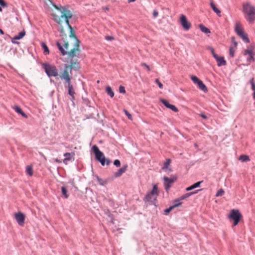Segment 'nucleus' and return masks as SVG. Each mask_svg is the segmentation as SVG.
I'll return each mask as SVG.
<instances>
[{"mask_svg":"<svg viewBox=\"0 0 255 255\" xmlns=\"http://www.w3.org/2000/svg\"><path fill=\"white\" fill-rule=\"evenodd\" d=\"M160 102L167 108L170 109L174 112H177L178 111V109L174 105L170 104L167 101L161 99Z\"/></svg>","mask_w":255,"mask_h":255,"instance_id":"nucleus-15","label":"nucleus"},{"mask_svg":"<svg viewBox=\"0 0 255 255\" xmlns=\"http://www.w3.org/2000/svg\"><path fill=\"white\" fill-rule=\"evenodd\" d=\"M180 201L181 200L179 198L174 200V205L172 206V207L174 208L181 205L182 204V202H181Z\"/></svg>","mask_w":255,"mask_h":255,"instance_id":"nucleus-32","label":"nucleus"},{"mask_svg":"<svg viewBox=\"0 0 255 255\" xmlns=\"http://www.w3.org/2000/svg\"><path fill=\"white\" fill-rule=\"evenodd\" d=\"M136 1V0H128V2L129 3H130V2H134V1Z\"/></svg>","mask_w":255,"mask_h":255,"instance_id":"nucleus-50","label":"nucleus"},{"mask_svg":"<svg viewBox=\"0 0 255 255\" xmlns=\"http://www.w3.org/2000/svg\"><path fill=\"white\" fill-rule=\"evenodd\" d=\"M61 190H62V193L63 195V196H64V197L65 198H68L69 197V195L67 194V190L66 188L65 187H62L61 188Z\"/></svg>","mask_w":255,"mask_h":255,"instance_id":"nucleus-33","label":"nucleus"},{"mask_svg":"<svg viewBox=\"0 0 255 255\" xmlns=\"http://www.w3.org/2000/svg\"><path fill=\"white\" fill-rule=\"evenodd\" d=\"M25 35V31L23 30V31H22L21 32H20V33H19V34L17 35H16L12 39H11V42L13 43H18V42H15V40H19V39H21L23 37H24V36Z\"/></svg>","mask_w":255,"mask_h":255,"instance_id":"nucleus-18","label":"nucleus"},{"mask_svg":"<svg viewBox=\"0 0 255 255\" xmlns=\"http://www.w3.org/2000/svg\"><path fill=\"white\" fill-rule=\"evenodd\" d=\"M0 5L3 7L7 6V4L3 0H0Z\"/></svg>","mask_w":255,"mask_h":255,"instance_id":"nucleus-43","label":"nucleus"},{"mask_svg":"<svg viewBox=\"0 0 255 255\" xmlns=\"http://www.w3.org/2000/svg\"><path fill=\"white\" fill-rule=\"evenodd\" d=\"M199 28L201 31L205 33L208 34L210 33V29L204 26L203 24L199 25Z\"/></svg>","mask_w":255,"mask_h":255,"instance_id":"nucleus-26","label":"nucleus"},{"mask_svg":"<svg viewBox=\"0 0 255 255\" xmlns=\"http://www.w3.org/2000/svg\"><path fill=\"white\" fill-rule=\"evenodd\" d=\"M242 217V215L238 210L233 209L231 211L229 215V218L234 221V226H235L238 224Z\"/></svg>","mask_w":255,"mask_h":255,"instance_id":"nucleus-9","label":"nucleus"},{"mask_svg":"<svg viewBox=\"0 0 255 255\" xmlns=\"http://www.w3.org/2000/svg\"><path fill=\"white\" fill-rule=\"evenodd\" d=\"M198 88L201 90L202 91H203V92H207L208 91V89L207 88V87L206 86V85L203 83V82L200 80V82H199L197 84Z\"/></svg>","mask_w":255,"mask_h":255,"instance_id":"nucleus-24","label":"nucleus"},{"mask_svg":"<svg viewBox=\"0 0 255 255\" xmlns=\"http://www.w3.org/2000/svg\"><path fill=\"white\" fill-rule=\"evenodd\" d=\"M55 161L57 162V163H59L61 162V161L60 160L58 159H55Z\"/></svg>","mask_w":255,"mask_h":255,"instance_id":"nucleus-49","label":"nucleus"},{"mask_svg":"<svg viewBox=\"0 0 255 255\" xmlns=\"http://www.w3.org/2000/svg\"><path fill=\"white\" fill-rule=\"evenodd\" d=\"M235 30L237 34L240 36L243 40L247 43L250 42L248 35L243 30L242 25L240 23H237L235 25Z\"/></svg>","mask_w":255,"mask_h":255,"instance_id":"nucleus-7","label":"nucleus"},{"mask_svg":"<svg viewBox=\"0 0 255 255\" xmlns=\"http://www.w3.org/2000/svg\"><path fill=\"white\" fill-rule=\"evenodd\" d=\"M232 40L234 43V45L231 46L230 48V55L233 57L234 56V53L236 51V49L237 46V43L235 41H234V38H232Z\"/></svg>","mask_w":255,"mask_h":255,"instance_id":"nucleus-19","label":"nucleus"},{"mask_svg":"<svg viewBox=\"0 0 255 255\" xmlns=\"http://www.w3.org/2000/svg\"><path fill=\"white\" fill-rule=\"evenodd\" d=\"M55 8L61 12V15L53 14V19L54 21L59 25L58 29L60 32V35L64 38L67 37L66 30L64 29V26L68 28L70 31L69 36L70 37H75V31L72 26L70 25L69 20L72 17L73 14L71 11L66 8L65 7H59L57 6H55Z\"/></svg>","mask_w":255,"mask_h":255,"instance_id":"nucleus-1","label":"nucleus"},{"mask_svg":"<svg viewBox=\"0 0 255 255\" xmlns=\"http://www.w3.org/2000/svg\"><path fill=\"white\" fill-rule=\"evenodd\" d=\"M218 63V66H221L222 65H225L226 64V61L224 60L223 57H219L217 55V58H215Z\"/></svg>","mask_w":255,"mask_h":255,"instance_id":"nucleus-20","label":"nucleus"},{"mask_svg":"<svg viewBox=\"0 0 255 255\" xmlns=\"http://www.w3.org/2000/svg\"><path fill=\"white\" fill-rule=\"evenodd\" d=\"M0 12H1V11H2V9H1V7H0Z\"/></svg>","mask_w":255,"mask_h":255,"instance_id":"nucleus-52","label":"nucleus"},{"mask_svg":"<svg viewBox=\"0 0 255 255\" xmlns=\"http://www.w3.org/2000/svg\"><path fill=\"white\" fill-rule=\"evenodd\" d=\"M197 192V191L195 192H190V193H186V194L183 195L182 196H181L179 198V199L181 200H184L186 198H187L189 197L190 196L192 195L193 194H194L195 193H196Z\"/></svg>","mask_w":255,"mask_h":255,"instance_id":"nucleus-27","label":"nucleus"},{"mask_svg":"<svg viewBox=\"0 0 255 255\" xmlns=\"http://www.w3.org/2000/svg\"><path fill=\"white\" fill-rule=\"evenodd\" d=\"M128 168V165L126 164L123 166L121 168L119 169L117 172H115L114 174V176L116 177H119L121 176L124 173H125Z\"/></svg>","mask_w":255,"mask_h":255,"instance_id":"nucleus-17","label":"nucleus"},{"mask_svg":"<svg viewBox=\"0 0 255 255\" xmlns=\"http://www.w3.org/2000/svg\"><path fill=\"white\" fill-rule=\"evenodd\" d=\"M15 218L19 225H23L25 218V216L24 214L21 212L15 213Z\"/></svg>","mask_w":255,"mask_h":255,"instance_id":"nucleus-13","label":"nucleus"},{"mask_svg":"<svg viewBox=\"0 0 255 255\" xmlns=\"http://www.w3.org/2000/svg\"><path fill=\"white\" fill-rule=\"evenodd\" d=\"M65 158L63 159V162L67 164V161L71 160L72 158L74 159L75 153L74 152H67L64 154Z\"/></svg>","mask_w":255,"mask_h":255,"instance_id":"nucleus-16","label":"nucleus"},{"mask_svg":"<svg viewBox=\"0 0 255 255\" xmlns=\"http://www.w3.org/2000/svg\"><path fill=\"white\" fill-rule=\"evenodd\" d=\"M114 164L117 167H120L121 166L120 161L118 159H116L114 162Z\"/></svg>","mask_w":255,"mask_h":255,"instance_id":"nucleus-40","label":"nucleus"},{"mask_svg":"<svg viewBox=\"0 0 255 255\" xmlns=\"http://www.w3.org/2000/svg\"><path fill=\"white\" fill-rule=\"evenodd\" d=\"M210 49L211 50V52H212V54H213V57H214V58H217V54H216L215 53L214 49L213 48H212V47H211V48H210Z\"/></svg>","mask_w":255,"mask_h":255,"instance_id":"nucleus-44","label":"nucleus"},{"mask_svg":"<svg viewBox=\"0 0 255 255\" xmlns=\"http://www.w3.org/2000/svg\"><path fill=\"white\" fill-rule=\"evenodd\" d=\"M80 66L79 63L77 60L72 61L69 65L65 64L64 67V70L63 72L60 74V77H63L65 76V74L68 75V76H70L68 70H70V72L71 73L72 69L79 70Z\"/></svg>","mask_w":255,"mask_h":255,"instance_id":"nucleus-5","label":"nucleus"},{"mask_svg":"<svg viewBox=\"0 0 255 255\" xmlns=\"http://www.w3.org/2000/svg\"><path fill=\"white\" fill-rule=\"evenodd\" d=\"M61 79L64 80L65 82L68 84V94L72 97V100H74V95L75 94L74 87L73 85L71 84V76H68V75L65 74L64 76L60 77Z\"/></svg>","mask_w":255,"mask_h":255,"instance_id":"nucleus-6","label":"nucleus"},{"mask_svg":"<svg viewBox=\"0 0 255 255\" xmlns=\"http://www.w3.org/2000/svg\"><path fill=\"white\" fill-rule=\"evenodd\" d=\"M119 92L121 93L125 94L126 90H125V87L123 86H120L119 87Z\"/></svg>","mask_w":255,"mask_h":255,"instance_id":"nucleus-39","label":"nucleus"},{"mask_svg":"<svg viewBox=\"0 0 255 255\" xmlns=\"http://www.w3.org/2000/svg\"><path fill=\"white\" fill-rule=\"evenodd\" d=\"M141 65L143 67H145V68L147 69V70L148 71H150V68L149 67V66L148 65H147L146 63H142L141 64Z\"/></svg>","mask_w":255,"mask_h":255,"instance_id":"nucleus-42","label":"nucleus"},{"mask_svg":"<svg viewBox=\"0 0 255 255\" xmlns=\"http://www.w3.org/2000/svg\"><path fill=\"white\" fill-rule=\"evenodd\" d=\"M155 82L156 83H157L159 86V87L160 88V89H163V84L159 81V80L158 79H156L155 80Z\"/></svg>","mask_w":255,"mask_h":255,"instance_id":"nucleus-38","label":"nucleus"},{"mask_svg":"<svg viewBox=\"0 0 255 255\" xmlns=\"http://www.w3.org/2000/svg\"><path fill=\"white\" fill-rule=\"evenodd\" d=\"M26 172L30 176L33 175V168L32 166L28 165L26 166Z\"/></svg>","mask_w":255,"mask_h":255,"instance_id":"nucleus-30","label":"nucleus"},{"mask_svg":"<svg viewBox=\"0 0 255 255\" xmlns=\"http://www.w3.org/2000/svg\"><path fill=\"white\" fill-rule=\"evenodd\" d=\"M203 181H199V182H197L196 183H195V184H193L192 185L187 187L186 189V191H190L191 190H193L197 187H198L200 186V184Z\"/></svg>","mask_w":255,"mask_h":255,"instance_id":"nucleus-25","label":"nucleus"},{"mask_svg":"<svg viewBox=\"0 0 255 255\" xmlns=\"http://www.w3.org/2000/svg\"><path fill=\"white\" fill-rule=\"evenodd\" d=\"M92 149L95 154L96 159L99 161L103 166L105 165L106 162L107 165H109L110 163V160L105 158L104 153L99 150L97 146H93Z\"/></svg>","mask_w":255,"mask_h":255,"instance_id":"nucleus-4","label":"nucleus"},{"mask_svg":"<svg viewBox=\"0 0 255 255\" xmlns=\"http://www.w3.org/2000/svg\"><path fill=\"white\" fill-rule=\"evenodd\" d=\"M243 10L246 20L251 24L255 20V7L250 2H246L243 5Z\"/></svg>","mask_w":255,"mask_h":255,"instance_id":"nucleus-2","label":"nucleus"},{"mask_svg":"<svg viewBox=\"0 0 255 255\" xmlns=\"http://www.w3.org/2000/svg\"><path fill=\"white\" fill-rule=\"evenodd\" d=\"M106 92L111 98L114 96V92L110 86H107L106 89Z\"/></svg>","mask_w":255,"mask_h":255,"instance_id":"nucleus-28","label":"nucleus"},{"mask_svg":"<svg viewBox=\"0 0 255 255\" xmlns=\"http://www.w3.org/2000/svg\"><path fill=\"white\" fill-rule=\"evenodd\" d=\"M224 191L223 189H220L216 193V197H220L222 196L224 194Z\"/></svg>","mask_w":255,"mask_h":255,"instance_id":"nucleus-35","label":"nucleus"},{"mask_svg":"<svg viewBox=\"0 0 255 255\" xmlns=\"http://www.w3.org/2000/svg\"><path fill=\"white\" fill-rule=\"evenodd\" d=\"M171 163V160L170 159H168L166 160V162L164 163V165L162 167V169L165 170V171L171 172V169L168 168V166Z\"/></svg>","mask_w":255,"mask_h":255,"instance_id":"nucleus-23","label":"nucleus"},{"mask_svg":"<svg viewBox=\"0 0 255 255\" xmlns=\"http://www.w3.org/2000/svg\"><path fill=\"white\" fill-rule=\"evenodd\" d=\"M44 67L45 72L48 76L56 77L58 75V71L55 66L45 64Z\"/></svg>","mask_w":255,"mask_h":255,"instance_id":"nucleus-10","label":"nucleus"},{"mask_svg":"<svg viewBox=\"0 0 255 255\" xmlns=\"http://www.w3.org/2000/svg\"><path fill=\"white\" fill-rule=\"evenodd\" d=\"M174 208L172 206L170 207L169 208H167L164 210L165 214L167 215Z\"/></svg>","mask_w":255,"mask_h":255,"instance_id":"nucleus-41","label":"nucleus"},{"mask_svg":"<svg viewBox=\"0 0 255 255\" xmlns=\"http://www.w3.org/2000/svg\"><path fill=\"white\" fill-rule=\"evenodd\" d=\"M244 54V55H249V57L247 58V60L248 61L254 62L255 61V58L254 57V53L253 49L245 50Z\"/></svg>","mask_w":255,"mask_h":255,"instance_id":"nucleus-14","label":"nucleus"},{"mask_svg":"<svg viewBox=\"0 0 255 255\" xmlns=\"http://www.w3.org/2000/svg\"><path fill=\"white\" fill-rule=\"evenodd\" d=\"M180 22L183 28L188 30L191 27V24L189 22L185 15L182 14L180 18Z\"/></svg>","mask_w":255,"mask_h":255,"instance_id":"nucleus-11","label":"nucleus"},{"mask_svg":"<svg viewBox=\"0 0 255 255\" xmlns=\"http://www.w3.org/2000/svg\"><path fill=\"white\" fill-rule=\"evenodd\" d=\"M200 116L201 117H202L203 118L205 119H207V117L205 115H204L203 114H200Z\"/></svg>","mask_w":255,"mask_h":255,"instance_id":"nucleus-48","label":"nucleus"},{"mask_svg":"<svg viewBox=\"0 0 255 255\" xmlns=\"http://www.w3.org/2000/svg\"><path fill=\"white\" fill-rule=\"evenodd\" d=\"M0 33L1 34H4L3 31L1 29H0Z\"/></svg>","mask_w":255,"mask_h":255,"instance_id":"nucleus-51","label":"nucleus"},{"mask_svg":"<svg viewBox=\"0 0 255 255\" xmlns=\"http://www.w3.org/2000/svg\"><path fill=\"white\" fill-rule=\"evenodd\" d=\"M210 5L213 11L219 16H221V11L216 7L213 0L210 2Z\"/></svg>","mask_w":255,"mask_h":255,"instance_id":"nucleus-22","label":"nucleus"},{"mask_svg":"<svg viewBox=\"0 0 255 255\" xmlns=\"http://www.w3.org/2000/svg\"><path fill=\"white\" fill-rule=\"evenodd\" d=\"M105 38H106V39H107L108 40H113L114 39L113 37L110 36H106Z\"/></svg>","mask_w":255,"mask_h":255,"instance_id":"nucleus-47","label":"nucleus"},{"mask_svg":"<svg viewBox=\"0 0 255 255\" xmlns=\"http://www.w3.org/2000/svg\"><path fill=\"white\" fill-rule=\"evenodd\" d=\"M64 46L65 47V49L66 50H68V47H69V43H68V42H64Z\"/></svg>","mask_w":255,"mask_h":255,"instance_id":"nucleus-45","label":"nucleus"},{"mask_svg":"<svg viewBox=\"0 0 255 255\" xmlns=\"http://www.w3.org/2000/svg\"><path fill=\"white\" fill-rule=\"evenodd\" d=\"M124 112L129 120H132L131 115L130 114H129V112L127 110H124Z\"/></svg>","mask_w":255,"mask_h":255,"instance_id":"nucleus-37","label":"nucleus"},{"mask_svg":"<svg viewBox=\"0 0 255 255\" xmlns=\"http://www.w3.org/2000/svg\"><path fill=\"white\" fill-rule=\"evenodd\" d=\"M158 195V191L157 186L156 185H153L152 191L146 194L145 199L146 201L152 202L153 200L156 199Z\"/></svg>","mask_w":255,"mask_h":255,"instance_id":"nucleus-8","label":"nucleus"},{"mask_svg":"<svg viewBox=\"0 0 255 255\" xmlns=\"http://www.w3.org/2000/svg\"><path fill=\"white\" fill-rule=\"evenodd\" d=\"M176 177L168 178L167 177L164 176L163 177V180L165 189L166 191H168L170 188L171 184H173L174 182L176 181Z\"/></svg>","mask_w":255,"mask_h":255,"instance_id":"nucleus-12","label":"nucleus"},{"mask_svg":"<svg viewBox=\"0 0 255 255\" xmlns=\"http://www.w3.org/2000/svg\"><path fill=\"white\" fill-rule=\"evenodd\" d=\"M191 79L193 81V82L196 85L200 81V80L195 76H192L191 77Z\"/></svg>","mask_w":255,"mask_h":255,"instance_id":"nucleus-34","label":"nucleus"},{"mask_svg":"<svg viewBox=\"0 0 255 255\" xmlns=\"http://www.w3.org/2000/svg\"><path fill=\"white\" fill-rule=\"evenodd\" d=\"M158 15V12L156 10H154L153 12V16L154 17H156Z\"/></svg>","mask_w":255,"mask_h":255,"instance_id":"nucleus-46","label":"nucleus"},{"mask_svg":"<svg viewBox=\"0 0 255 255\" xmlns=\"http://www.w3.org/2000/svg\"><path fill=\"white\" fill-rule=\"evenodd\" d=\"M41 46L44 50L43 52H44V54H46V55L49 54V51L48 48L47 46L46 45V44L45 43L43 42L41 43Z\"/></svg>","mask_w":255,"mask_h":255,"instance_id":"nucleus-31","label":"nucleus"},{"mask_svg":"<svg viewBox=\"0 0 255 255\" xmlns=\"http://www.w3.org/2000/svg\"><path fill=\"white\" fill-rule=\"evenodd\" d=\"M239 159L242 162H247L250 160V159L249 157V156L246 155H241Z\"/></svg>","mask_w":255,"mask_h":255,"instance_id":"nucleus-29","label":"nucleus"},{"mask_svg":"<svg viewBox=\"0 0 255 255\" xmlns=\"http://www.w3.org/2000/svg\"><path fill=\"white\" fill-rule=\"evenodd\" d=\"M57 46H58L59 50L61 51L62 54L63 55H65L66 54L68 55V57L70 58H72L75 55V53H78L80 51L79 48V41L76 39V42L75 44L74 47L69 52H67L66 50H65L63 47L61 46L59 42H57Z\"/></svg>","mask_w":255,"mask_h":255,"instance_id":"nucleus-3","label":"nucleus"},{"mask_svg":"<svg viewBox=\"0 0 255 255\" xmlns=\"http://www.w3.org/2000/svg\"><path fill=\"white\" fill-rule=\"evenodd\" d=\"M14 111L19 115H21L23 117L27 118V116L23 112L21 109L18 106H15L13 107Z\"/></svg>","mask_w":255,"mask_h":255,"instance_id":"nucleus-21","label":"nucleus"},{"mask_svg":"<svg viewBox=\"0 0 255 255\" xmlns=\"http://www.w3.org/2000/svg\"><path fill=\"white\" fill-rule=\"evenodd\" d=\"M98 183L101 185H104L106 184V182L104 181L103 179L100 178L99 177H97Z\"/></svg>","mask_w":255,"mask_h":255,"instance_id":"nucleus-36","label":"nucleus"}]
</instances>
